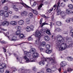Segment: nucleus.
<instances>
[{
	"label": "nucleus",
	"mask_w": 73,
	"mask_h": 73,
	"mask_svg": "<svg viewBox=\"0 0 73 73\" xmlns=\"http://www.w3.org/2000/svg\"><path fill=\"white\" fill-rule=\"evenodd\" d=\"M47 60H49V61L50 63L57 64V62H55L54 60L52 58H44L43 56L42 58V61H46Z\"/></svg>",
	"instance_id": "nucleus-3"
},
{
	"label": "nucleus",
	"mask_w": 73,
	"mask_h": 73,
	"mask_svg": "<svg viewBox=\"0 0 73 73\" xmlns=\"http://www.w3.org/2000/svg\"><path fill=\"white\" fill-rule=\"evenodd\" d=\"M32 54V56L33 58H38V53L35 52Z\"/></svg>",
	"instance_id": "nucleus-8"
},
{
	"label": "nucleus",
	"mask_w": 73,
	"mask_h": 73,
	"mask_svg": "<svg viewBox=\"0 0 73 73\" xmlns=\"http://www.w3.org/2000/svg\"><path fill=\"white\" fill-rule=\"evenodd\" d=\"M66 13L67 15H70L72 13V11L70 9H67L66 11Z\"/></svg>",
	"instance_id": "nucleus-9"
},
{
	"label": "nucleus",
	"mask_w": 73,
	"mask_h": 73,
	"mask_svg": "<svg viewBox=\"0 0 73 73\" xmlns=\"http://www.w3.org/2000/svg\"><path fill=\"white\" fill-rule=\"evenodd\" d=\"M51 70L52 71L54 72V71H55L57 70V68L56 66H53Z\"/></svg>",
	"instance_id": "nucleus-21"
},
{
	"label": "nucleus",
	"mask_w": 73,
	"mask_h": 73,
	"mask_svg": "<svg viewBox=\"0 0 73 73\" xmlns=\"http://www.w3.org/2000/svg\"><path fill=\"white\" fill-rule=\"evenodd\" d=\"M56 13L57 15H59L60 14H61V11L60 10H58L57 9L56 10Z\"/></svg>",
	"instance_id": "nucleus-20"
},
{
	"label": "nucleus",
	"mask_w": 73,
	"mask_h": 73,
	"mask_svg": "<svg viewBox=\"0 0 73 73\" xmlns=\"http://www.w3.org/2000/svg\"><path fill=\"white\" fill-rule=\"evenodd\" d=\"M0 32H3V31H7V29H4L1 28V27H0Z\"/></svg>",
	"instance_id": "nucleus-35"
},
{
	"label": "nucleus",
	"mask_w": 73,
	"mask_h": 73,
	"mask_svg": "<svg viewBox=\"0 0 73 73\" xmlns=\"http://www.w3.org/2000/svg\"><path fill=\"white\" fill-rule=\"evenodd\" d=\"M72 69H71L70 68H68V70H67V72L66 71H64V73H67V72H70V71H72Z\"/></svg>",
	"instance_id": "nucleus-22"
},
{
	"label": "nucleus",
	"mask_w": 73,
	"mask_h": 73,
	"mask_svg": "<svg viewBox=\"0 0 73 73\" xmlns=\"http://www.w3.org/2000/svg\"><path fill=\"white\" fill-rule=\"evenodd\" d=\"M40 32L42 33H44L45 32V29H42L40 30Z\"/></svg>",
	"instance_id": "nucleus-58"
},
{
	"label": "nucleus",
	"mask_w": 73,
	"mask_h": 73,
	"mask_svg": "<svg viewBox=\"0 0 73 73\" xmlns=\"http://www.w3.org/2000/svg\"><path fill=\"white\" fill-rule=\"evenodd\" d=\"M61 6L62 7H64L65 6V4L64 3H62L61 4Z\"/></svg>",
	"instance_id": "nucleus-45"
},
{
	"label": "nucleus",
	"mask_w": 73,
	"mask_h": 73,
	"mask_svg": "<svg viewBox=\"0 0 73 73\" xmlns=\"http://www.w3.org/2000/svg\"><path fill=\"white\" fill-rule=\"evenodd\" d=\"M68 6L70 9H73V6L72 4H69Z\"/></svg>",
	"instance_id": "nucleus-25"
},
{
	"label": "nucleus",
	"mask_w": 73,
	"mask_h": 73,
	"mask_svg": "<svg viewBox=\"0 0 73 73\" xmlns=\"http://www.w3.org/2000/svg\"><path fill=\"white\" fill-rule=\"evenodd\" d=\"M72 19H70V18H68L66 20V23H69L70 22V21H72Z\"/></svg>",
	"instance_id": "nucleus-27"
},
{
	"label": "nucleus",
	"mask_w": 73,
	"mask_h": 73,
	"mask_svg": "<svg viewBox=\"0 0 73 73\" xmlns=\"http://www.w3.org/2000/svg\"><path fill=\"white\" fill-rule=\"evenodd\" d=\"M26 30L27 32H29V31H31V28H30V27H27V28L26 29Z\"/></svg>",
	"instance_id": "nucleus-24"
},
{
	"label": "nucleus",
	"mask_w": 73,
	"mask_h": 73,
	"mask_svg": "<svg viewBox=\"0 0 73 73\" xmlns=\"http://www.w3.org/2000/svg\"><path fill=\"white\" fill-rule=\"evenodd\" d=\"M9 25V22L5 21H3L2 23V25L4 27H7Z\"/></svg>",
	"instance_id": "nucleus-6"
},
{
	"label": "nucleus",
	"mask_w": 73,
	"mask_h": 73,
	"mask_svg": "<svg viewBox=\"0 0 73 73\" xmlns=\"http://www.w3.org/2000/svg\"><path fill=\"white\" fill-rule=\"evenodd\" d=\"M30 21V19H29V18H27L26 19V21L27 23V22H29Z\"/></svg>",
	"instance_id": "nucleus-60"
},
{
	"label": "nucleus",
	"mask_w": 73,
	"mask_h": 73,
	"mask_svg": "<svg viewBox=\"0 0 73 73\" xmlns=\"http://www.w3.org/2000/svg\"><path fill=\"white\" fill-rule=\"evenodd\" d=\"M20 1V3L22 5H23L25 8H31V7L28 6V5H26V4L24 3L22 0H19Z\"/></svg>",
	"instance_id": "nucleus-5"
},
{
	"label": "nucleus",
	"mask_w": 73,
	"mask_h": 73,
	"mask_svg": "<svg viewBox=\"0 0 73 73\" xmlns=\"http://www.w3.org/2000/svg\"><path fill=\"white\" fill-rule=\"evenodd\" d=\"M5 12L3 10L0 11V15L1 16H4Z\"/></svg>",
	"instance_id": "nucleus-31"
},
{
	"label": "nucleus",
	"mask_w": 73,
	"mask_h": 73,
	"mask_svg": "<svg viewBox=\"0 0 73 73\" xmlns=\"http://www.w3.org/2000/svg\"><path fill=\"white\" fill-rule=\"evenodd\" d=\"M67 40L68 42H71L72 41V38H68Z\"/></svg>",
	"instance_id": "nucleus-59"
},
{
	"label": "nucleus",
	"mask_w": 73,
	"mask_h": 73,
	"mask_svg": "<svg viewBox=\"0 0 73 73\" xmlns=\"http://www.w3.org/2000/svg\"><path fill=\"white\" fill-rule=\"evenodd\" d=\"M32 69L34 71H36V70H37V68H36V67H33Z\"/></svg>",
	"instance_id": "nucleus-57"
},
{
	"label": "nucleus",
	"mask_w": 73,
	"mask_h": 73,
	"mask_svg": "<svg viewBox=\"0 0 73 73\" xmlns=\"http://www.w3.org/2000/svg\"><path fill=\"white\" fill-rule=\"evenodd\" d=\"M41 35V33H40V32L38 31L36 32L35 33V36L36 37H39Z\"/></svg>",
	"instance_id": "nucleus-15"
},
{
	"label": "nucleus",
	"mask_w": 73,
	"mask_h": 73,
	"mask_svg": "<svg viewBox=\"0 0 73 73\" xmlns=\"http://www.w3.org/2000/svg\"><path fill=\"white\" fill-rule=\"evenodd\" d=\"M9 24L11 25H15L17 24V22L15 21H11L9 22Z\"/></svg>",
	"instance_id": "nucleus-12"
},
{
	"label": "nucleus",
	"mask_w": 73,
	"mask_h": 73,
	"mask_svg": "<svg viewBox=\"0 0 73 73\" xmlns=\"http://www.w3.org/2000/svg\"><path fill=\"white\" fill-rule=\"evenodd\" d=\"M29 18H32L33 17V14L32 13H30L29 14Z\"/></svg>",
	"instance_id": "nucleus-42"
},
{
	"label": "nucleus",
	"mask_w": 73,
	"mask_h": 73,
	"mask_svg": "<svg viewBox=\"0 0 73 73\" xmlns=\"http://www.w3.org/2000/svg\"><path fill=\"white\" fill-rule=\"evenodd\" d=\"M36 49L34 48H31L30 50V52L32 54L36 53Z\"/></svg>",
	"instance_id": "nucleus-7"
},
{
	"label": "nucleus",
	"mask_w": 73,
	"mask_h": 73,
	"mask_svg": "<svg viewBox=\"0 0 73 73\" xmlns=\"http://www.w3.org/2000/svg\"><path fill=\"white\" fill-rule=\"evenodd\" d=\"M23 13V14H25V15H27L28 14V13H27V12L26 11H24Z\"/></svg>",
	"instance_id": "nucleus-63"
},
{
	"label": "nucleus",
	"mask_w": 73,
	"mask_h": 73,
	"mask_svg": "<svg viewBox=\"0 0 73 73\" xmlns=\"http://www.w3.org/2000/svg\"><path fill=\"white\" fill-rule=\"evenodd\" d=\"M67 60L69 61H71L72 60H73V58L71 57H69L67 58Z\"/></svg>",
	"instance_id": "nucleus-32"
},
{
	"label": "nucleus",
	"mask_w": 73,
	"mask_h": 73,
	"mask_svg": "<svg viewBox=\"0 0 73 73\" xmlns=\"http://www.w3.org/2000/svg\"><path fill=\"white\" fill-rule=\"evenodd\" d=\"M60 3L59 2V1L57 3H56L57 5L56 6H57V9H59L58 8H60Z\"/></svg>",
	"instance_id": "nucleus-34"
},
{
	"label": "nucleus",
	"mask_w": 73,
	"mask_h": 73,
	"mask_svg": "<svg viewBox=\"0 0 73 73\" xmlns=\"http://www.w3.org/2000/svg\"><path fill=\"white\" fill-rule=\"evenodd\" d=\"M55 29L56 31H58V32H61V29L59 28H56Z\"/></svg>",
	"instance_id": "nucleus-51"
},
{
	"label": "nucleus",
	"mask_w": 73,
	"mask_h": 73,
	"mask_svg": "<svg viewBox=\"0 0 73 73\" xmlns=\"http://www.w3.org/2000/svg\"><path fill=\"white\" fill-rule=\"evenodd\" d=\"M38 50L40 51V52H42L44 49L43 48H42V47H38Z\"/></svg>",
	"instance_id": "nucleus-46"
},
{
	"label": "nucleus",
	"mask_w": 73,
	"mask_h": 73,
	"mask_svg": "<svg viewBox=\"0 0 73 73\" xmlns=\"http://www.w3.org/2000/svg\"><path fill=\"white\" fill-rule=\"evenodd\" d=\"M18 24L19 25H23V24H24V21L22 20H21L20 21H19L18 22Z\"/></svg>",
	"instance_id": "nucleus-18"
},
{
	"label": "nucleus",
	"mask_w": 73,
	"mask_h": 73,
	"mask_svg": "<svg viewBox=\"0 0 73 73\" xmlns=\"http://www.w3.org/2000/svg\"><path fill=\"white\" fill-rule=\"evenodd\" d=\"M9 40H10V41H16V40H17L15 38H12L11 39H10L9 38Z\"/></svg>",
	"instance_id": "nucleus-62"
},
{
	"label": "nucleus",
	"mask_w": 73,
	"mask_h": 73,
	"mask_svg": "<svg viewBox=\"0 0 73 73\" xmlns=\"http://www.w3.org/2000/svg\"><path fill=\"white\" fill-rule=\"evenodd\" d=\"M19 37L21 39H24L25 37V36L24 35L22 34H21L20 35Z\"/></svg>",
	"instance_id": "nucleus-16"
},
{
	"label": "nucleus",
	"mask_w": 73,
	"mask_h": 73,
	"mask_svg": "<svg viewBox=\"0 0 73 73\" xmlns=\"http://www.w3.org/2000/svg\"><path fill=\"white\" fill-rule=\"evenodd\" d=\"M0 72L1 73H3L4 72V69L2 68H0Z\"/></svg>",
	"instance_id": "nucleus-47"
},
{
	"label": "nucleus",
	"mask_w": 73,
	"mask_h": 73,
	"mask_svg": "<svg viewBox=\"0 0 73 73\" xmlns=\"http://www.w3.org/2000/svg\"><path fill=\"white\" fill-rule=\"evenodd\" d=\"M66 15V14L65 12L62 11L61 12V13H60V16L62 18H63L64 17H65Z\"/></svg>",
	"instance_id": "nucleus-10"
},
{
	"label": "nucleus",
	"mask_w": 73,
	"mask_h": 73,
	"mask_svg": "<svg viewBox=\"0 0 73 73\" xmlns=\"http://www.w3.org/2000/svg\"><path fill=\"white\" fill-rule=\"evenodd\" d=\"M30 28L31 31H33V28H34V26L32 25L31 26Z\"/></svg>",
	"instance_id": "nucleus-49"
},
{
	"label": "nucleus",
	"mask_w": 73,
	"mask_h": 73,
	"mask_svg": "<svg viewBox=\"0 0 73 73\" xmlns=\"http://www.w3.org/2000/svg\"><path fill=\"white\" fill-rule=\"evenodd\" d=\"M61 43L59 42L58 44L57 45H56V44H55L56 48L58 50H64L65 49H66L67 47L66 44L63 43L61 44Z\"/></svg>",
	"instance_id": "nucleus-1"
},
{
	"label": "nucleus",
	"mask_w": 73,
	"mask_h": 73,
	"mask_svg": "<svg viewBox=\"0 0 73 73\" xmlns=\"http://www.w3.org/2000/svg\"><path fill=\"white\" fill-rule=\"evenodd\" d=\"M29 62H35V59L32 58V56L29 58Z\"/></svg>",
	"instance_id": "nucleus-11"
},
{
	"label": "nucleus",
	"mask_w": 73,
	"mask_h": 73,
	"mask_svg": "<svg viewBox=\"0 0 73 73\" xmlns=\"http://www.w3.org/2000/svg\"><path fill=\"white\" fill-rule=\"evenodd\" d=\"M66 65V62H62L60 63L61 66H65Z\"/></svg>",
	"instance_id": "nucleus-14"
},
{
	"label": "nucleus",
	"mask_w": 73,
	"mask_h": 73,
	"mask_svg": "<svg viewBox=\"0 0 73 73\" xmlns=\"http://www.w3.org/2000/svg\"><path fill=\"white\" fill-rule=\"evenodd\" d=\"M46 49H49L50 48V44H48L46 46Z\"/></svg>",
	"instance_id": "nucleus-41"
},
{
	"label": "nucleus",
	"mask_w": 73,
	"mask_h": 73,
	"mask_svg": "<svg viewBox=\"0 0 73 73\" xmlns=\"http://www.w3.org/2000/svg\"><path fill=\"white\" fill-rule=\"evenodd\" d=\"M39 64L40 65H41V66H43L45 64V62L44 61H41L40 62Z\"/></svg>",
	"instance_id": "nucleus-30"
},
{
	"label": "nucleus",
	"mask_w": 73,
	"mask_h": 73,
	"mask_svg": "<svg viewBox=\"0 0 73 73\" xmlns=\"http://www.w3.org/2000/svg\"><path fill=\"white\" fill-rule=\"evenodd\" d=\"M32 55H25L23 56V58L26 60V62H29V58L31 57Z\"/></svg>",
	"instance_id": "nucleus-4"
},
{
	"label": "nucleus",
	"mask_w": 73,
	"mask_h": 73,
	"mask_svg": "<svg viewBox=\"0 0 73 73\" xmlns=\"http://www.w3.org/2000/svg\"><path fill=\"white\" fill-rule=\"evenodd\" d=\"M28 40L30 41L31 40H33V38L31 36H29L28 38Z\"/></svg>",
	"instance_id": "nucleus-56"
},
{
	"label": "nucleus",
	"mask_w": 73,
	"mask_h": 73,
	"mask_svg": "<svg viewBox=\"0 0 73 73\" xmlns=\"http://www.w3.org/2000/svg\"><path fill=\"white\" fill-rule=\"evenodd\" d=\"M1 1L3 4H4L5 2H7L8 1V0H1Z\"/></svg>",
	"instance_id": "nucleus-54"
},
{
	"label": "nucleus",
	"mask_w": 73,
	"mask_h": 73,
	"mask_svg": "<svg viewBox=\"0 0 73 73\" xmlns=\"http://www.w3.org/2000/svg\"><path fill=\"white\" fill-rule=\"evenodd\" d=\"M46 33L49 35H51V33H50V30L49 29H47L46 31Z\"/></svg>",
	"instance_id": "nucleus-26"
},
{
	"label": "nucleus",
	"mask_w": 73,
	"mask_h": 73,
	"mask_svg": "<svg viewBox=\"0 0 73 73\" xmlns=\"http://www.w3.org/2000/svg\"><path fill=\"white\" fill-rule=\"evenodd\" d=\"M24 54H25L26 56H28V55H31L30 54V53L27 51H24Z\"/></svg>",
	"instance_id": "nucleus-28"
},
{
	"label": "nucleus",
	"mask_w": 73,
	"mask_h": 73,
	"mask_svg": "<svg viewBox=\"0 0 73 73\" xmlns=\"http://www.w3.org/2000/svg\"><path fill=\"white\" fill-rule=\"evenodd\" d=\"M53 9V7H52L51 8V9L50 10H49L48 11V12H49L50 13V12H51L52 11V10Z\"/></svg>",
	"instance_id": "nucleus-61"
},
{
	"label": "nucleus",
	"mask_w": 73,
	"mask_h": 73,
	"mask_svg": "<svg viewBox=\"0 0 73 73\" xmlns=\"http://www.w3.org/2000/svg\"><path fill=\"white\" fill-rule=\"evenodd\" d=\"M3 10H4L5 11H6V12H7V11H8V10L9 9V8L7 6H5L3 8Z\"/></svg>",
	"instance_id": "nucleus-38"
},
{
	"label": "nucleus",
	"mask_w": 73,
	"mask_h": 73,
	"mask_svg": "<svg viewBox=\"0 0 73 73\" xmlns=\"http://www.w3.org/2000/svg\"><path fill=\"white\" fill-rule=\"evenodd\" d=\"M44 39L45 41H49L50 40V38L48 36H46L44 37Z\"/></svg>",
	"instance_id": "nucleus-13"
},
{
	"label": "nucleus",
	"mask_w": 73,
	"mask_h": 73,
	"mask_svg": "<svg viewBox=\"0 0 73 73\" xmlns=\"http://www.w3.org/2000/svg\"><path fill=\"white\" fill-rule=\"evenodd\" d=\"M3 16L5 17H8L9 16V14L7 11H5Z\"/></svg>",
	"instance_id": "nucleus-17"
},
{
	"label": "nucleus",
	"mask_w": 73,
	"mask_h": 73,
	"mask_svg": "<svg viewBox=\"0 0 73 73\" xmlns=\"http://www.w3.org/2000/svg\"><path fill=\"white\" fill-rule=\"evenodd\" d=\"M63 34H64L65 35H67V34H68V33H67V32H66V31H64L63 32Z\"/></svg>",
	"instance_id": "nucleus-64"
},
{
	"label": "nucleus",
	"mask_w": 73,
	"mask_h": 73,
	"mask_svg": "<svg viewBox=\"0 0 73 73\" xmlns=\"http://www.w3.org/2000/svg\"><path fill=\"white\" fill-rule=\"evenodd\" d=\"M0 42L2 44H6L7 42H5L3 40L2 41H0Z\"/></svg>",
	"instance_id": "nucleus-55"
},
{
	"label": "nucleus",
	"mask_w": 73,
	"mask_h": 73,
	"mask_svg": "<svg viewBox=\"0 0 73 73\" xmlns=\"http://www.w3.org/2000/svg\"><path fill=\"white\" fill-rule=\"evenodd\" d=\"M2 67L3 68H7V65L5 63H3L2 64Z\"/></svg>",
	"instance_id": "nucleus-33"
},
{
	"label": "nucleus",
	"mask_w": 73,
	"mask_h": 73,
	"mask_svg": "<svg viewBox=\"0 0 73 73\" xmlns=\"http://www.w3.org/2000/svg\"><path fill=\"white\" fill-rule=\"evenodd\" d=\"M56 24L58 26H61V23L60 21H58L56 22Z\"/></svg>",
	"instance_id": "nucleus-36"
},
{
	"label": "nucleus",
	"mask_w": 73,
	"mask_h": 73,
	"mask_svg": "<svg viewBox=\"0 0 73 73\" xmlns=\"http://www.w3.org/2000/svg\"><path fill=\"white\" fill-rule=\"evenodd\" d=\"M52 52V50H50L47 49L46 51V53L47 54H50Z\"/></svg>",
	"instance_id": "nucleus-19"
},
{
	"label": "nucleus",
	"mask_w": 73,
	"mask_h": 73,
	"mask_svg": "<svg viewBox=\"0 0 73 73\" xmlns=\"http://www.w3.org/2000/svg\"><path fill=\"white\" fill-rule=\"evenodd\" d=\"M56 38L57 40L56 43V45H57L59 42H65V39L62 38V36L60 35H57Z\"/></svg>",
	"instance_id": "nucleus-2"
},
{
	"label": "nucleus",
	"mask_w": 73,
	"mask_h": 73,
	"mask_svg": "<svg viewBox=\"0 0 73 73\" xmlns=\"http://www.w3.org/2000/svg\"><path fill=\"white\" fill-rule=\"evenodd\" d=\"M32 11L34 13V14H35V15H37L38 14V12H37V11L33 9H32Z\"/></svg>",
	"instance_id": "nucleus-37"
},
{
	"label": "nucleus",
	"mask_w": 73,
	"mask_h": 73,
	"mask_svg": "<svg viewBox=\"0 0 73 73\" xmlns=\"http://www.w3.org/2000/svg\"><path fill=\"white\" fill-rule=\"evenodd\" d=\"M70 32L72 34L71 35V37H73V29L71 30L70 31Z\"/></svg>",
	"instance_id": "nucleus-52"
},
{
	"label": "nucleus",
	"mask_w": 73,
	"mask_h": 73,
	"mask_svg": "<svg viewBox=\"0 0 73 73\" xmlns=\"http://www.w3.org/2000/svg\"><path fill=\"white\" fill-rule=\"evenodd\" d=\"M16 29H19V30H20V29H21V27L20 26H17L16 27Z\"/></svg>",
	"instance_id": "nucleus-50"
},
{
	"label": "nucleus",
	"mask_w": 73,
	"mask_h": 73,
	"mask_svg": "<svg viewBox=\"0 0 73 73\" xmlns=\"http://www.w3.org/2000/svg\"><path fill=\"white\" fill-rule=\"evenodd\" d=\"M3 33L6 36H7L8 37V38H9V36H8V35H9V32H7L6 33H5L3 32Z\"/></svg>",
	"instance_id": "nucleus-40"
},
{
	"label": "nucleus",
	"mask_w": 73,
	"mask_h": 73,
	"mask_svg": "<svg viewBox=\"0 0 73 73\" xmlns=\"http://www.w3.org/2000/svg\"><path fill=\"white\" fill-rule=\"evenodd\" d=\"M17 60H19V61H21L23 60V58L21 57H17Z\"/></svg>",
	"instance_id": "nucleus-39"
},
{
	"label": "nucleus",
	"mask_w": 73,
	"mask_h": 73,
	"mask_svg": "<svg viewBox=\"0 0 73 73\" xmlns=\"http://www.w3.org/2000/svg\"><path fill=\"white\" fill-rule=\"evenodd\" d=\"M46 71L47 72H48V73H50L52 70H51V69H50L49 68H47L46 69Z\"/></svg>",
	"instance_id": "nucleus-43"
},
{
	"label": "nucleus",
	"mask_w": 73,
	"mask_h": 73,
	"mask_svg": "<svg viewBox=\"0 0 73 73\" xmlns=\"http://www.w3.org/2000/svg\"><path fill=\"white\" fill-rule=\"evenodd\" d=\"M21 33V31L20 30H18L16 31L15 35H19Z\"/></svg>",
	"instance_id": "nucleus-23"
},
{
	"label": "nucleus",
	"mask_w": 73,
	"mask_h": 73,
	"mask_svg": "<svg viewBox=\"0 0 73 73\" xmlns=\"http://www.w3.org/2000/svg\"><path fill=\"white\" fill-rule=\"evenodd\" d=\"M45 25H48V23H45V22L43 23L41 25V27H43V26Z\"/></svg>",
	"instance_id": "nucleus-48"
},
{
	"label": "nucleus",
	"mask_w": 73,
	"mask_h": 73,
	"mask_svg": "<svg viewBox=\"0 0 73 73\" xmlns=\"http://www.w3.org/2000/svg\"><path fill=\"white\" fill-rule=\"evenodd\" d=\"M72 44H73V42H71V44L69 45L68 46H67V48H71V47H72Z\"/></svg>",
	"instance_id": "nucleus-53"
},
{
	"label": "nucleus",
	"mask_w": 73,
	"mask_h": 73,
	"mask_svg": "<svg viewBox=\"0 0 73 73\" xmlns=\"http://www.w3.org/2000/svg\"><path fill=\"white\" fill-rule=\"evenodd\" d=\"M46 45V43L45 42H42L41 43V46L42 47H44Z\"/></svg>",
	"instance_id": "nucleus-29"
},
{
	"label": "nucleus",
	"mask_w": 73,
	"mask_h": 73,
	"mask_svg": "<svg viewBox=\"0 0 73 73\" xmlns=\"http://www.w3.org/2000/svg\"><path fill=\"white\" fill-rule=\"evenodd\" d=\"M44 4H40V5H39V6L38 7V9H40V8H41V7H42V5H43Z\"/></svg>",
	"instance_id": "nucleus-44"
}]
</instances>
